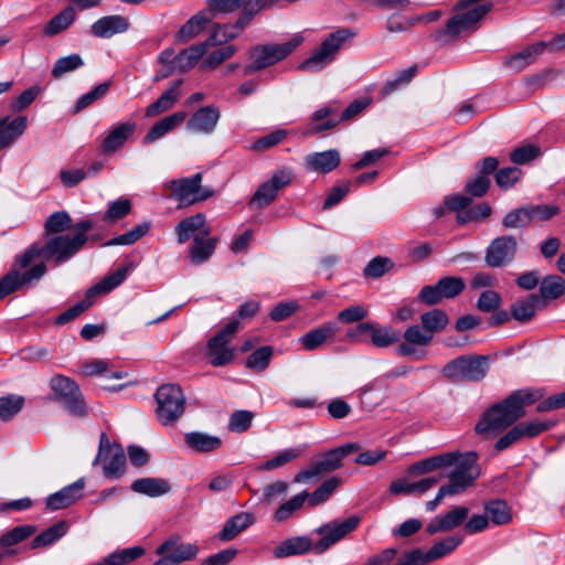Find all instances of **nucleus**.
Here are the masks:
<instances>
[{
    "label": "nucleus",
    "instance_id": "nucleus-21",
    "mask_svg": "<svg viewBox=\"0 0 565 565\" xmlns=\"http://www.w3.org/2000/svg\"><path fill=\"white\" fill-rule=\"evenodd\" d=\"M546 51L550 52L548 41H539L508 56L503 61V65L513 72H522Z\"/></svg>",
    "mask_w": 565,
    "mask_h": 565
},
{
    "label": "nucleus",
    "instance_id": "nucleus-56",
    "mask_svg": "<svg viewBox=\"0 0 565 565\" xmlns=\"http://www.w3.org/2000/svg\"><path fill=\"white\" fill-rule=\"evenodd\" d=\"M273 356L271 347L265 345L255 350L246 360V366L254 371L262 372L266 370Z\"/></svg>",
    "mask_w": 565,
    "mask_h": 565
},
{
    "label": "nucleus",
    "instance_id": "nucleus-49",
    "mask_svg": "<svg viewBox=\"0 0 565 565\" xmlns=\"http://www.w3.org/2000/svg\"><path fill=\"white\" fill-rule=\"evenodd\" d=\"M127 277V268H120L114 274L105 277L100 282L88 289V296L94 298L100 294H108L124 282Z\"/></svg>",
    "mask_w": 565,
    "mask_h": 565
},
{
    "label": "nucleus",
    "instance_id": "nucleus-23",
    "mask_svg": "<svg viewBox=\"0 0 565 565\" xmlns=\"http://www.w3.org/2000/svg\"><path fill=\"white\" fill-rule=\"evenodd\" d=\"M338 332V322L329 321L306 332L302 337H300L299 342L305 350L315 351L326 343L333 342Z\"/></svg>",
    "mask_w": 565,
    "mask_h": 565
},
{
    "label": "nucleus",
    "instance_id": "nucleus-33",
    "mask_svg": "<svg viewBox=\"0 0 565 565\" xmlns=\"http://www.w3.org/2000/svg\"><path fill=\"white\" fill-rule=\"evenodd\" d=\"M184 441L191 450L199 454L212 452L222 446V439L220 437L202 431L185 434Z\"/></svg>",
    "mask_w": 565,
    "mask_h": 565
},
{
    "label": "nucleus",
    "instance_id": "nucleus-17",
    "mask_svg": "<svg viewBox=\"0 0 565 565\" xmlns=\"http://www.w3.org/2000/svg\"><path fill=\"white\" fill-rule=\"evenodd\" d=\"M295 174L290 168L277 170L269 180L259 185L249 201L250 209H263L275 200L277 193L289 185Z\"/></svg>",
    "mask_w": 565,
    "mask_h": 565
},
{
    "label": "nucleus",
    "instance_id": "nucleus-20",
    "mask_svg": "<svg viewBox=\"0 0 565 565\" xmlns=\"http://www.w3.org/2000/svg\"><path fill=\"white\" fill-rule=\"evenodd\" d=\"M137 124L127 120L113 126L100 142V151L104 154H113L120 150L135 135Z\"/></svg>",
    "mask_w": 565,
    "mask_h": 565
},
{
    "label": "nucleus",
    "instance_id": "nucleus-40",
    "mask_svg": "<svg viewBox=\"0 0 565 565\" xmlns=\"http://www.w3.org/2000/svg\"><path fill=\"white\" fill-rule=\"evenodd\" d=\"M541 302H543L541 297L532 294L526 299L518 300L512 305L511 316L519 322H526L534 317Z\"/></svg>",
    "mask_w": 565,
    "mask_h": 565
},
{
    "label": "nucleus",
    "instance_id": "nucleus-10",
    "mask_svg": "<svg viewBox=\"0 0 565 565\" xmlns=\"http://www.w3.org/2000/svg\"><path fill=\"white\" fill-rule=\"evenodd\" d=\"M202 173H195L170 181L171 196L178 202L179 207L191 206L214 195L215 191L212 188L202 185Z\"/></svg>",
    "mask_w": 565,
    "mask_h": 565
},
{
    "label": "nucleus",
    "instance_id": "nucleus-57",
    "mask_svg": "<svg viewBox=\"0 0 565 565\" xmlns=\"http://www.w3.org/2000/svg\"><path fill=\"white\" fill-rule=\"evenodd\" d=\"M83 65L84 62L79 54H71L68 56L61 57L55 62L52 68V76L61 78L66 73L73 72Z\"/></svg>",
    "mask_w": 565,
    "mask_h": 565
},
{
    "label": "nucleus",
    "instance_id": "nucleus-31",
    "mask_svg": "<svg viewBox=\"0 0 565 565\" xmlns=\"http://www.w3.org/2000/svg\"><path fill=\"white\" fill-rule=\"evenodd\" d=\"M211 21V14L207 11H199L196 14L191 17L175 33V42H189L190 40L198 36Z\"/></svg>",
    "mask_w": 565,
    "mask_h": 565
},
{
    "label": "nucleus",
    "instance_id": "nucleus-42",
    "mask_svg": "<svg viewBox=\"0 0 565 565\" xmlns=\"http://www.w3.org/2000/svg\"><path fill=\"white\" fill-rule=\"evenodd\" d=\"M253 523V518L248 513H239L231 518L220 531L217 537L221 541H231L242 531L246 530Z\"/></svg>",
    "mask_w": 565,
    "mask_h": 565
},
{
    "label": "nucleus",
    "instance_id": "nucleus-1",
    "mask_svg": "<svg viewBox=\"0 0 565 565\" xmlns=\"http://www.w3.org/2000/svg\"><path fill=\"white\" fill-rule=\"evenodd\" d=\"M89 221L77 223L76 233L46 237L45 243L36 242L14 258L11 269L0 279V299L18 291L34 287L47 271L44 260L56 265L68 262L87 241Z\"/></svg>",
    "mask_w": 565,
    "mask_h": 565
},
{
    "label": "nucleus",
    "instance_id": "nucleus-53",
    "mask_svg": "<svg viewBox=\"0 0 565 565\" xmlns=\"http://www.w3.org/2000/svg\"><path fill=\"white\" fill-rule=\"evenodd\" d=\"M340 479L337 477H332L326 480L319 488H317L308 497V503L310 507H317L327 502L334 490L339 487Z\"/></svg>",
    "mask_w": 565,
    "mask_h": 565
},
{
    "label": "nucleus",
    "instance_id": "nucleus-28",
    "mask_svg": "<svg viewBox=\"0 0 565 565\" xmlns=\"http://www.w3.org/2000/svg\"><path fill=\"white\" fill-rule=\"evenodd\" d=\"M458 456L459 451H452L426 458L411 465L407 469V473L423 476L440 468L454 466Z\"/></svg>",
    "mask_w": 565,
    "mask_h": 565
},
{
    "label": "nucleus",
    "instance_id": "nucleus-44",
    "mask_svg": "<svg viewBox=\"0 0 565 565\" xmlns=\"http://www.w3.org/2000/svg\"><path fill=\"white\" fill-rule=\"evenodd\" d=\"M420 323L434 337L445 330L449 323V318L444 310L431 309L420 316Z\"/></svg>",
    "mask_w": 565,
    "mask_h": 565
},
{
    "label": "nucleus",
    "instance_id": "nucleus-64",
    "mask_svg": "<svg viewBox=\"0 0 565 565\" xmlns=\"http://www.w3.org/2000/svg\"><path fill=\"white\" fill-rule=\"evenodd\" d=\"M394 263L388 257L377 256L372 258L364 267L363 274L366 277L380 278L392 269Z\"/></svg>",
    "mask_w": 565,
    "mask_h": 565
},
{
    "label": "nucleus",
    "instance_id": "nucleus-12",
    "mask_svg": "<svg viewBox=\"0 0 565 565\" xmlns=\"http://www.w3.org/2000/svg\"><path fill=\"white\" fill-rule=\"evenodd\" d=\"M239 326V320L233 319L209 340L206 356L213 366H223L234 360L235 349L232 345V340Z\"/></svg>",
    "mask_w": 565,
    "mask_h": 565
},
{
    "label": "nucleus",
    "instance_id": "nucleus-15",
    "mask_svg": "<svg viewBox=\"0 0 565 565\" xmlns=\"http://www.w3.org/2000/svg\"><path fill=\"white\" fill-rule=\"evenodd\" d=\"M156 554L160 558L153 565H180L194 559L199 554V547L194 543H184L180 536L173 535L157 547Z\"/></svg>",
    "mask_w": 565,
    "mask_h": 565
},
{
    "label": "nucleus",
    "instance_id": "nucleus-13",
    "mask_svg": "<svg viewBox=\"0 0 565 565\" xmlns=\"http://www.w3.org/2000/svg\"><path fill=\"white\" fill-rule=\"evenodd\" d=\"M99 462H103V472L107 479L116 480L125 473V450L119 444H110L105 433L100 435L98 454L93 461V466Z\"/></svg>",
    "mask_w": 565,
    "mask_h": 565
},
{
    "label": "nucleus",
    "instance_id": "nucleus-11",
    "mask_svg": "<svg viewBox=\"0 0 565 565\" xmlns=\"http://www.w3.org/2000/svg\"><path fill=\"white\" fill-rule=\"evenodd\" d=\"M50 387L55 395V401L62 404L70 414L77 417L87 415L84 396L75 381L64 375H54L50 381Z\"/></svg>",
    "mask_w": 565,
    "mask_h": 565
},
{
    "label": "nucleus",
    "instance_id": "nucleus-25",
    "mask_svg": "<svg viewBox=\"0 0 565 565\" xmlns=\"http://www.w3.org/2000/svg\"><path fill=\"white\" fill-rule=\"evenodd\" d=\"M220 109L214 105L199 108L186 122V128L193 132L212 134L220 120Z\"/></svg>",
    "mask_w": 565,
    "mask_h": 565
},
{
    "label": "nucleus",
    "instance_id": "nucleus-61",
    "mask_svg": "<svg viewBox=\"0 0 565 565\" xmlns=\"http://www.w3.org/2000/svg\"><path fill=\"white\" fill-rule=\"evenodd\" d=\"M34 532L35 526L33 525L17 526L0 537V546L10 547L15 545L30 537Z\"/></svg>",
    "mask_w": 565,
    "mask_h": 565
},
{
    "label": "nucleus",
    "instance_id": "nucleus-27",
    "mask_svg": "<svg viewBox=\"0 0 565 565\" xmlns=\"http://www.w3.org/2000/svg\"><path fill=\"white\" fill-rule=\"evenodd\" d=\"M129 20L126 17L114 14L106 15L92 24L93 35L102 39H109L118 33H124L129 29Z\"/></svg>",
    "mask_w": 565,
    "mask_h": 565
},
{
    "label": "nucleus",
    "instance_id": "nucleus-54",
    "mask_svg": "<svg viewBox=\"0 0 565 565\" xmlns=\"http://www.w3.org/2000/svg\"><path fill=\"white\" fill-rule=\"evenodd\" d=\"M145 554V550L140 546L124 548L109 554L105 559V565H126L139 558Z\"/></svg>",
    "mask_w": 565,
    "mask_h": 565
},
{
    "label": "nucleus",
    "instance_id": "nucleus-38",
    "mask_svg": "<svg viewBox=\"0 0 565 565\" xmlns=\"http://www.w3.org/2000/svg\"><path fill=\"white\" fill-rule=\"evenodd\" d=\"M311 540L307 536H296L281 542L274 551V555L277 558L289 557L294 555H301L309 550H313Z\"/></svg>",
    "mask_w": 565,
    "mask_h": 565
},
{
    "label": "nucleus",
    "instance_id": "nucleus-51",
    "mask_svg": "<svg viewBox=\"0 0 565 565\" xmlns=\"http://www.w3.org/2000/svg\"><path fill=\"white\" fill-rule=\"evenodd\" d=\"M541 299H557L565 292V279L557 275L546 276L540 286Z\"/></svg>",
    "mask_w": 565,
    "mask_h": 565
},
{
    "label": "nucleus",
    "instance_id": "nucleus-29",
    "mask_svg": "<svg viewBox=\"0 0 565 565\" xmlns=\"http://www.w3.org/2000/svg\"><path fill=\"white\" fill-rule=\"evenodd\" d=\"M341 162L339 150L330 149L321 152H312L305 157L306 167L315 172L329 173L337 169Z\"/></svg>",
    "mask_w": 565,
    "mask_h": 565
},
{
    "label": "nucleus",
    "instance_id": "nucleus-45",
    "mask_svg": "<svg viewBox=\"0 0 565 565\" xmlns=\"http://www.w3.org/2000/svg\"><path fill=\"white\" fill-rule=\"evenodd\" d=\"M76 18V13L73 7H66L58 14L53 17L45 25L44 33L47 36H54L60 32L66 30Z\"/></svg>",
    "mask_w": 565,
    "mask_h": 565
},
{
    "label": "nucleus",
    "instance_id": "nucleus-36",
    "mask_svg": "<svg viewBox=\"0 0 565 565\" xmlns=\"http://www.w3.org/2000/svg\"><path fill=\"white\" fill-rule=\"evenodd\" d=\"M181 84L182 79H179L170 88L162 93L161 96L156 102H153L146 108V116L156 117L171 109L180 97L179 88Z\"/></svg>",
    "mask_w": 565,
    "mask_h": 565
},
{
    "label": "nucleus",
    "instance_id": "nucleus-47",
    "mask_svg": "<svg viewBox=\"0 0 565 565\" xmlns=\"http://www.w3.org/2000/svg\"><path fill=\"white\" fill-rule=\"evenodd\" d=\"M309 493L307 491H302L297 495L292 497L285 503L280 504L275 514L274 519L277 522H284L290 519L298 510H300L305 502L307 501Z\"/></svg>",
    "mask_w": 565,
    "mask_h": 565
},
{
    "label": "nucleus",
    "instance_id": "nucleus-19",
    "mask_svg": "<svg viewBox=\"0 0 565 565\" xmlns=\"http://www.w3.org/2000/svg\"><path fill=\"white\" fill-rule=\"evenodd\" d=\"M516 252V242L512 236L494 238L488 246L484 260L490 267H502L510 263Z\"/></svg>",
    "mask_w": 565,
    "mask_h": 565
},
{
    "label": "nucleus",
    "instance_id": "nucleus-60",
    "mask_svg": "<svg viewBox=\"0 0 565 565\" xmlns=\"http://www.w3.org/2000/svg\"><path fill=\"white\" fill-rule=\"evenodd\" d=\"M24 398L19 395H8L0 397V418L9 420L15 416L22 408Z\"/></svg>",
    "mask_w": 565,
    "mask_h": 565
},
{
    "label": "nucleus",
    "instance_id": "nucleus-2",
    "mask_svg": "<svg viewBox=\"0 0 565 565\" xmlns=\"http://www.w3.org/2000/svg\"><path fill=\"white\" fill-rule=\"evenodd\" d=\"M543 397L540 390H519L490 407L476 425L479 434H498L525 415V407Z\"/></svg>",
    "mask_w": 565,
    "mask_h": 565
},
{
    "label": "nucleus",
    "instance_id": "nucleus-46",
    "mask_svg": "<svg viewBox=\"0 0 565 565\" xmlns=\"http://www.w3.org/2000/svg\"><path fill=\"white\" fill-rule=\"evenodd\" d=\"M67 524L60 521L39 534L31 543V548L46 547L58 541L66 534Z\"/></svg>",
    "mask_w": 565,
    "mask_h": 565
},
{
    "label": "nucleus",
    "instance_id": "nucleus-22",
    "mask_svg": "<svg viewBox=\"0 0 565 565\" xmlns=\"http://www.w3.org/2000/svg\"><path fill=\"white\" fill-rule=\"evenodd\" d=\"M341 122L338 119V107L327 105L316 110L310 119V122L302 131V136H313L327 130L333 129Z\"/></svg>",
    "mask_w": 565,
    "mask_h": 565
},
{
    "label": "nucleus",
    "instance_id": "nucleus-34",
    "mask_svg": "<svg viewBox=\"0 0 565 565\" xmlns=\"http://www.w3.org/2000/svg\"><path fill=\"white\" fill-rule=\"evenodd\" d=\"M28 119L19 116L12 120L9 117L0 119V150L9 147L26 128Z\"/></svg>",
    "mask_w": 565,
    "mask_h": 565
},
{
    "label": "nucleus",
    "instance_id": "nucleus-52",
    "mask_svg": "<svg viewBox=\"0 0 565 565\" xmlns=\"http://www.w3.org/2000/svg\"><path fill=\"white\" fill-rule=\"evenodd\" d=\"M150 227H151L150 222H148V221L142 222V223L138 224L137 226H135L134 228H131L130 231H128L127 233L111 238L110 241L105 243V246L132 245L134 243L139 241L141 237H143L149 232Z\"/></svg>",
    "mask_w": 565,
    "mask_h": 565
},
{
    "label": "nucleus",
    "instance_id": "nucleus-7",
    "mask_svg": "<svg viewBox=\"0 0 565 565\" xmlns=\"http://www.w3.org/2000/svg\"><path fill=\"white\" fill-rule=\"evenodd\" d=\"M301 41V36H295L281 44H265L252 47L249 51L252 62L244 67V75H252L284 60Z\"/></svg>",
    "mask_w": 565,
    "mask_h": 565
},
{
    "label": "nucleus",
    "instance_id": "nucleus-37",
    "mask_svg": "<svg viewBox=\"0 0 565 565\" xmlns=\"http://www.w3.org/2000/svg\"><path fill=\"white\" fill-rule=\"evenodd\" d=\"M130 488L134 492L151 498L167 494L171 489L167 480L152 477L137 479Z\"/></svg>",
    "mask_w": 565,
    "mask_h": 565
},
{
    "label": "nucleus",
    "instance_id": "nucleus-39",
    "mask_svg": "<svg viewBox=\"0 0 565 565\" xmlns=\"http://www.w3.org/2000/svg\"><path fill=\"white\" fill-rule=\"evenodd\" d=\"M76 224H73L70 214H51L44 223V234L46 237H53L66 233L75 234Z\"/></svg>",
    "mask_w": 565,
    "mask_h": 565
},
{
    "label": "nucleus",
    "instance_id": "nucleus-16",
    "mask_svg": "<svg viewBox=\"0 0 565 565\" xmlns=\"http://www.w3.org/2000/svg\"><path fill=\"white\" fill-rule=\"evenodd\" d=\"M465 288L466 284L461 277L446 276L440 278L435 285L423 287L418 294V299L427 306H435L444 299H454Z\"/></svg>",
    "mask_w": 565,
    "mask_h": 565
},
{
    "label": "nucleus",
    "instance_id": "nucleus-41",
    "mask_svg": "<svg viewBox=\"0 0 565 565\" xmlns=\"http://www.w3.org/2000/svg\"><path fill=\"white\" fill-rule=\"evenodd\" d=\"M369 335L371 338V344L381 349L388 348L390 345L399 341L398 331L394 330L392 327H381L373 322H371Z\"/></svg>",
    "mask_w": 565,
    "mask_h": 565
},
{
    "label": "nucleus",
    "instance_id": "nucleus-50",
    "mask_svg": "<svg viewBox=\"0 0 565 565\" xmlns=\"http://www.w3.org/2000/svg\"><path fill=\"white\" fill-rule=\"evenodd\" d=\"M462 542L458 535H451L443 541L435 543L429 551L426 552V559L429 562L441 558L455 551Z\"/></svg>",
    "mask_w": 565,
    "mask_h": 565
},
{
    "label": "nucleus",
    "instance_id": "nucleus-43",
    "mask_svg": "<svg viewBox=\"0 0 565 565\" xmlns=\"http://www.w3.org/2000/svg\"><path fill=\"white\" fill-rule=\"evenodd\" d=\"M216 238L195 237L190 248V259L193 264L200 265L206 262L214 253Z\"/></svg>",
    "mask_w": 565,
    "mask_h": 565
},
{
    "label": "nucleus",
    "instance_id": "nucleus-55",
    "mask_svg": "<svg viewBox=\"0 0 565 565\" xmlns=\"http://www.w3.org/2000/svg\"><path fill=\"white\" fill-rule=\"evenodd\" d=\"M300 447H291L279 451L274 458L259 466V470H274L301 456Z\"/></svg>",
    "mask_w": 565,
    "mask_h": 565
},
{
    "label": "nucleus",
    "instance_id": "nucleus-58",
    "mask_svg": "<svg viewBox=\"0 0 565 565\" xmlns=\"http://www.w3.org/2000/svg\"><path fill=\"white\" fill-rule=\"evenodd\" d=\"M237 51L235 45H226L212 51L202 62V70H213L222 64L224 61L231 58Z\"/></svg>",
    "mask_w": 565,
    "mask_h": 565
},
{
    "label": "nucleus",
    "instance_id": "nucleus-14",
    "mask_svg": "<svg viewBox=\"0 0 565 565\" xmlns=\"http://www.w3.org/2000/svg\"><path fill=\"white\" fill-rule=\"evenodd\" d=\"M478 455L475 451L460 454L456 459L455 469L449 475V483L444 486L451 494H458L472 484L479 476Z\"/></svg>",
    "mask_w": 565,
    "mask_h": 565
},
{
    "label": "nucleus",
    "instance_id": "nucleus-62",
    "mask_svg": "<svg viewBox=\"0 0 565 565\" xmlns=\"http://www.w3.org/2000/svg\"><path fill=\"white\" fill-rule=\"evenodd\" d=\"M110 84V82L100 83L90 92L82 95L75 105L74 111L79 113L96 100L103 98L108 93Z\"/></svg>",
    "mask_w": 565,
    "mask_h": 565
},
{
    "label": "nucleus",
    "instance_id": "nucleus-18",
    "mask_svg": "<svg viewBox=\"0 0 565 565\" xmlns=\"http://www.w3.org/2000/svg\"><path fill=\"white\" fill-rule=\"evenodd\" d=\"M360 516L352 515L341 522H331L329 524L320 526L317 532L322 536L318 542L313 544L315 553H323L330 546L339 542L347 534L354 531L360 524Z\"/></svg>",
    "mask_w": 565,
    "mask_h": 565
},
{
    "label": "nucleus",
    "instance_id": "nucleus-4",
    "mask_svg": "<svg viewBox=\"0 0 565 565\" xmlns=\"http://www.w3.org/2000/svg\"><path fill=\"white\" fill-rule=\"evenodd\" d=\"M491 9L492 3L487 0H461L455 8L452 18L448 20L444 35L456 39L461 33L475 31Z\"/></svg>",
    "mask_w": 565,
    "mask_h": 565
},
{
    "label": "nucleus",
    "instance_id": "nucleus-26",
    "mask_svg": "<svg viewBox=\"0 0 565 565\" xmlns=\"http://www.w3.org/2000/svg\"><path fill=\"white\" fill-rule=\"evenodd\" d=\"M178 243L183 244L190 238L195 237H207L210 234V227L206 224L204 214H192L189 217L182 220L177 228Z\"/></svg>",
    "mask_w": 565,
    "mask_h": 565
},
{
    "label": "nucleus",
    "instance_id": "nucleus-9",
    "mask_svg": "<svg viewBox=\"0 0 565 565\" xmlns=\"http://www.w3.org/2000/svg\"><path fill=\"white\" fill-rule=\"evenodd\" d=\"M157 401L156 414L159 422L166 426L174 424L184 413L185 396L177 384L161 385L154 395Z\"/></svg>",
    "mask_w": 565,
    "mask_h": 565
},
{
    "label": "nucleus",
    "instance_id": "nucleus-8",
    "mask_svg": "<svg viewBox=\"0 0 565 565\" xmlns=\"http://www.w3.org/2000/svg\"><path fill=\"white\" fill-rule=\"evenodd\" d=\"M359 449L360 446L358 444L348 443L324 452L321 457L313 460L306 469L299 471L295 476L294 482L302 483L339 469L342 466L343 458Z\"/></svg>",
    "mask_w": 565,
    "mask_h": 565
},
{
    "label": "nucleus",
    "instance_id": "nucleus-5",
    "mask_svg": "<svg viewBox=\"0 0 565 565\" xmlns=\"http://www.w3.org/2000/svg\"><path fill=\"white\" fill-rule=\"evenodd\" d=\"M489 366L488 356L465 354L447 362L441 374L451 382H479L486 377Z\"/></svg>",
    "mask_w": 565,
    "mask_h": 565
},
{
    "label": "nucleus",
    "instance_id": "nucleus-3",
    "mask_svg": "<svg viewBox=\"0 0 565 565\" xmlns=\"http://www.w3.org/2000/svg\"><path fill=\"white\" fill-rule=\"evenodd\" d=\"M477 175L469 179L465 185V194L448 195L444 200V207L448 212H461L468 209L473 198L484 195L491 184L490 174L499 167V160L489 156L476 163Z\"/></svg>",
    "mask_w": 565,
    "mask_h": 565
},
{
    "label": "nucleus",
    "instance_id": "nucleus-30",
    "mask_svg": "<svg viewBox=\"0 0 565 565\" xmlns=\"http://www.w3.org/2000/svg\"><path fill=\"white\" fill-rule=\"evenodd\" d=\"M469 510L465 507H456L444 515L435 516L427 525V532L435 534L450 531L459 526L468 516Z\"/></svg>",
    "mask_w": 565,
    "mask_h": 565
},
{
    "label": "nucleus",
    "instance_id": "nucleus-35",
    "mask_svg": "<svg viewBox=\"0 0 565 565\" xmlns=\"http://www.w3.org/2000/svg\"><path fill=\"white\" fill-rule=\"evenodd\" d=\"M186 118V113L178 111L157 121L143 138L146 143L153 142L162 138L168 132L180 126Z\"/></svg>",
    "mask_w": 565,
    "mask_h": 565
},
{
    "label": "nucleus",
    "instance_id": "nucleus-32",
    "mask_svg": "<svg viewBox=\"0 0 565 565\" xmlns=\"http://www.w3.org/2000/svg\"><path fill=\"white\" fill-rule=\"evenodd\" d=\"M207 49L209 43L202 42L193 44L182 50L173 58V70H177L181 73L191 70L199 62V60L206 53Z\"/></svg>",
    "mask_w": 565,
    "mask_h": 565
},
{
    "label": "nucleus",
    "instance_id": "nucleus-48",
    "mask_svg": "<svg viewBox=\"0 0 565 565\" xmlns=\"http://www.w3.org/2000/svg\"><path fill=\"white\" fill-rule=\"evenodd\" d=\"M487 516L495 525H503L512 520L511 509L502 500L491 501L484 507Z\"/></svg>",
    "mask_w": 565,
    "mask_h": 565
},
{
    "label": "nucleus",
    "instance_id": "nucleus-63",
    "mask_svg": "<svg viewBox=\"0 0 565 565\" xmlns=\"http://www.w3.org/2000/svg\"><path fill=\"white\" fill-rule=\"evenodd\" d=\"M405 341L412 342L419 348L429 345L434 337L428 332L423 326L412 324L409 326L403 334Z\"/></svg>",
    "mask_w": 565,
    "mask_h": 565
},
{
    "label": "nucleus",
    "instance_id": "nucleus-24",
    "mask_svg": "<svg viewBox=\"0 0 565 565\" xmlns=\"http://www.w3.org/2000/svg\"><path fill=\"white\" fill-rule=\"evenodd\" d=\"M85 488V479L79 478L72 484L62 488L50 494L46 499V507L52 511L65 509L83 498Z\"/></svg>",
    "mask_w": 565,
    "mask_h": 565
},
{
    "label": "nucleus",
    "instance_id": "nucleus-6",
    "mask_svg": "<svg viewBox=\"0 0 565 565\" xmlns=\"http://www.w3.org/2000/svg\"><path fill=\"white\" fill-rule=\"evenodd\" d=\"M354 36L355 32L352 29L335 30L321 42L310 57L300 64V68L308 72L321 71L335 58L344 43Z\"/></svg>",
    "mask_w": 565,
    "mask_h": 565
},
{
    "label": "nucleus",
    "instance_id": "nucleus-59",
    "mask_svg": "<svg viewBox=\"0 0 565 565\" xmlns=\"http://www.w3.org/2000/svg\"><path fill=\"white\" fill-rule=\"evenodd\" d=\"M494 172L495 183L502 190L512 188L522 177V170L516 167H505Z\"/></svg>",
    "mask_w": 565,
    "mask_h": 565
}]
</instances>
